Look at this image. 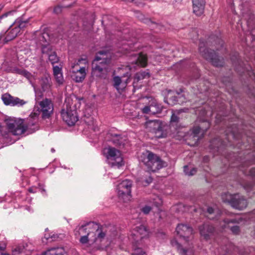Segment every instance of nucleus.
<instances>
[{"mask_svg": "<svg viewBox=\"0 0 255 255\" xmlns=\"http://www.w3.org/2000/svg\"><path fill=\"white\" fill-rule=\"evenodd\" d=\"M153 203L156 206L159 207L162 205V201L160 197H156V198L154 199Z\"/></svg>", "mask_w": 255, "mask_h": 255, "instance_id": "c03bdc74", "label": "nucleus"}, {"mask_svg": "<svg viewBox=\"0 0 255 255\" xmlns=\"http://www.w3.org/2000/svg\"><path fill=\"white\" fill-rule=\"evenodd\" d=\"M51 151L52 152H55V149L54 148H51Z\"/></svg>", "mask_w": 255, "mask_h": 255, "instance_id": "e2e57ef3", "label": "nucleus"}, {"mask_svg": "<svg viewBox=\"0 0 255 255\" xmlns=\"http://www.w3.org/2000/svg\"><path fill=\"white\" fill-rule=\"evenodd\" d=\"M131 73L128 71L126 72L123 76L121 77L115 76L113 78L114 86L118 91H123L127 86V84L130 81Z\"/></svg>", "mask_w": 255, "mask_h": 255, "instance_id": "9b49d317", "label": "nucleus"}, {"mask_svg": "<svg viewBox=\"0 0 255 255\" xmlns=\"http://www.w3.org/2000/svg\"><path fill=\"white\" fill-rule=\"evenodd\" d=\"M61 11V7L59 6L56 7L54 9V12H55L56 13H58L60 12Z\"/></svg>", "mask_w": 255, "mask_h": 255, "instance_id": "864d4df0", "label": "nucleus"}, {"mask_svg": "<svg viewBox=\"0 0 255 255\" xmlns=\"http://www.w3.org/2000/svg\"><path fill=\"white\" fill-rule=\"evenodd\" d=\"M33 86L35 91L39 89V88H40L41 90L43 92L49 91L52 87L50 77L48 75H44L39 79L38 85L36 87L34 85H33Z\"/></svg>", "mask_w": 255, "mask_h": 255, "instance_id": "f3484780", "label": "nucleus"}, {"mask_svg": "<svg viewBox=\"0 0 255 255\" xmlns=\"http://www.w3.org/2000/svg\"><path fill=\"white\" fill-rule=\"evenodd\" d=\"M89 223H87L86 224L84 225H82L80 227L78 228V231H75V235H85L86 233L87 234L89 231H92V228H89L88 226V224Z\"/></svg>", "mask_w": 255, "mask_h": 255, "instance_id": "f704fd0d", "label": "nucleus"}, {"mask_svg": "<svg viewBox=\"0 0 255 255\" xmlns=\"http://www.w3.org/2000/svg\"><path fill=\"white\" fill-rule=\"evenodd\" d=\"M55 238V235L53 234L52 235H50L49 234H45L44 235V239H42L43 242H45L44 241V239H45L46 241L51 242L54 240V239Z\"/></svg>", "mask_w": 255, "mask_h": 255, "instance_id": "a19ab883", "label": "nucleus"}, {"mask_svg": "<svg viewBox=\"0 0 255 255\" xmlns=\"http://www.w3.org/2000/svg\"><path fill=\"white\" fill-rule=\"evenodd\" d=\"M225 252H226V253H228L229 252L228 249L226 248Z\"/></svg>", "mask_w": 255, "mask_h": 255, "instance_id": "69168bd1", "label": "nucleus"}, {"mask_svg": "<svg viewBox=\"0 0 255 255\" xmlns=\"http://www.w3.org/2000/svg\"><path fill=\"white\" fill-rule=\"evenodd\" d=\"M250 175L255 179V168H253L250 170Z\"/></svg>", "mask_w": 255, "mask_h": 255, "instance_id": "603ef678", "label": "nucleus"}, {"mask_svg": "<svg viewBox=\"0 0 255 255\" xmlns=\"http://www.w3.org/2000/svg\"><path fill=\"white\" fill-rule=\"evenodd\" d=\"M110 54L106 51L98 52L92 63V75L93 77L106 78L108 72L107 67L110 63Z\"/></svg>", "mask_w": 255, "mask_h": 255, "instance_id": "f257e3e1", "label": "nucleus"}, {"mask_svg": "<svg viewBox=\"0 0 255 255\" xmlns=\"http://www.w3.org/2000/svg\"><path fill=\"white\" fill-rule=\"evenodd\" d=\"M222 199L223 202L230 203L232 207L238 210L246 208L248 205L247 200L238 194L232 195L225 193L222 195Z\"/></svg>", "mask_w": 255, "mask_h": 255, "instance_id": "423d86ee", "label": "nucleus"}, {"mask_svg": "<svg viewBox=\"0 0 255 255\" xmlns=\"http://www.w3.org/2000/svg\"><path fill=\"white\" fill-rule=\"evenodd\" d=\"M24 69L15 68L13 69V72L21 75L23 74Z\"/></svg>", "mask_w": 255, "mask_h": 255, "instance_id": "8fccbe9b", "label": "nucleus"}, {"mask_svg": "<svg viewBox=\"0 0 255 255\" xmlns=\"http://www.w3.org/2000/svg\"><path fill=\"white\" fill-rule=\"evenodd\" d=\"M0 255H9L7 254H1Z\"/></svg>", "mask_w": 255, "mask_h": 255, "instance_id": "338daca9", "label": "nucleus"}, {"mask_svg": "<svg viewBox=\"0 0 255 255\" xmlns=\"http://www.w3.org/2000/svg\"><path fill=\"white\" fill-rule=\"evenodd\" d=\"M179 96V93L172 91H168L166 97L165 98V101L170 106H174L177 104V96Z\"/></svg>", "mask_w": 255, "mask_h": 255, "instance_id": "393cba45", "label": "nucleus"}, {"mask_svg": "<svg viewBox=\"0 0 255 255\" xmlns=\"http://www.w3.org/2000/svg\"><path fill=\"white\" fill-rule=\"evenodd\" d=\"M5 123L9 131L15 135L24 133L28 127L25 126L24 120L21 119L9 118L6 120Z\"/></svg>", "mask_w": 255, "mask_h": 255, "instance_id": "6e6552de", "label": "nucleus"}, {"mask_svg": "<svg viewBox=\"0 0 255 255\" xmlns=\"http://www.w3.org/2000/svg\"><path fill=\"white\" fill-rule=\"evenodd\" d=\"M189 111V109L187 108L181 109L175 111H172V115L170 119V123L177 124L179 122L180 116L182 113H186Z\"/></svg>", "mask_w": 255, "mask_h": 255, "instance_id": "bb28decb", "label": "nucleus"}, {"mask_svg": "<svg viewBox=\"0 0 255 255\" xmlns=\"http://www.w3.org/2000/svg\"><path fill=\"white\" fill-rule=\"evenodd\" d=\"M244 188L246 190H247L248 192H249L250 190L252 189V185L250 183H247L245 185Z\"/></svg>", "mask_w": 255, "mask_h": 255, "instance_id": "3c124183", "label": "nucleus"}, {"mask_svg": "<svg viewBox=\"0 0 255 255\" xmlns=\"http://www.w3.org/2000/svg\"><path fill=\"white\" fill-rule=\"evenodd\" d=\"M204 0H192L193 12L197 16L202 15L204 12Z\"/></svg>", "mask_w": 255, "mask_h": 255, "instance_id": "412c9836", "label": "nucleus"}, {"mask_svg": "<svg viewBox=\"0 0 255 255\" xmlns=\"http://www.w3.org/2000/svg\"><path fill=\"white\" fill-rule=\"evenodd\" d=\"M112 140L117 145H124L126 144V137H123L120 135L115 134L113 136Z\"/></svg>", "mask_w": 255, "mask_h": 255, "instance_id": "72a5a7b5", "label": "nucleus"}, {"mask_svg": "<svg viewBox=\"0 0 255 255\" xmlns=\"http://www.w3.org/2000/svg\"><path fill=\"white\" fill-rule=\"evenodd\" d=\"M36 122V121H35L34 119L29 120L28 122L25 124L26 127L28 126V127L27 128V130L28 129H33L32 127L35 126Z\"/></svg>", "mask_w": 255, "mask_h": 255, "instance_id": "ea45409f", "label": "nucleus"}, {"mask_svg": "<svg viewBox=\"0 0 255 255\" xmlns=\"http://www.w3.org/2000/svg\"><path fill=\"white\" fill-rule=\"evenodd\" d=\"M199 51L202 55L206 59L210 61L213 66L216 67H222L223 66L224 63V59L222 58H219L214 50L204 48L200 45Z\"/></svg>", "mask_w": 255, "mask_h": 255, "instance_id": "9d476101", "label": "nucleus"}, {"mask_svg": "<svg viewBox=\"0 0 255 255\" xmlns=\"http://www.w3.org/2000/svg\"><path fill=\"white\" fill-rule=\"evenodd\" d=\"M151 207L148 206H145L142 208V211L145 214H147L151 211Z\"/></svg>", "mask_w": 255, "mask_h": 255, "instance_id": "09e8293b", "label": "nucleus"}, {"mask_svg": "<svg viewBox=\"0 0 255 255\" xmlns=\"http://www.w3.org/2000/svg\"><path fill=\"white\" fill-rule=\"evenodd\" d=\"M131 186V181L128 179L123 180L118 185L117 190L120 200L125 202L130 200Z\"/></svg>", "mask_w": 255, "mask_h": 255, "instance_id": "1a4fd4ad", "label": "nucleus"}, {"mask_svg": "<svg viewBox=\"0 0 255 255\" xmlns=\"http://www.w3.org/2000/svg\"><path fill=\"white\" fill-rule=\"evenodd\" d=\"M241 219H224L222 220V221L220 223V226L222 229H225L227 227H229L230 223H239L241 221Z\"/></svg>", "mask_w": 255, "mask_h": 255, "instance_id": "2f4dec72", "label": "nucleus"}, {"mask_svg": "<svg viewBox=\"0 0 255 255\" xmlns=\"http://www.w3.org/2000/svg\"><path fill=\"white\" fill-rule=\"evenodd\" d=\"M18 29L15 26L10 25L9 29L4 34L1 33L0 34V43L4 44L9 41L15 38L19 33Z\"/></svg>", "mask_w": 255, "mask_h": 255, "instance_id": "2eb2a0df", "label": "nucleus"}, {"mask_svg": "<svg viewBox=\"0 0 255 255\" xmlns=\"http://www.w3.org/2000/svg\"><path fill=\"white\" fill-rule=\"evenodd\" d=\"M22 76L26 77L27 79H28L29 80H31L32 78V75L29 72L24 70L23 74H22Z\"/></svg>", "mask_w": 255, "mask_h": 255, "instance_id": "de8ad7c7", "label": "nucleus"}, {"mask_svg": "<svg viewBox=\"0 0 255 255\" xmlns=\"http://www.w3.org/2000/svg\"><path fill=\"white\" fill-rule=\"evenodd\" d=\"M71 99H65L64 108L61 112L63 120L69 126H73L78 121V117L74 105L71 104Z\"/></svg>", "mask_w": 255, "mask_h": 255, "instance_id": "f03ea898", "label": "nucleus"}, {"mask_svg": "<svg viewBox=\"0 0 255 255\" xmlns=\"http://www.w3.org/2000/svg\"><path fill=\"white\" fill-rule=\"evenodd\" d=\"M147 64V57L143 54H139L135 62V64L141 67H145Z\"/></svg>", "mask_w": 255, "mask_h": 255, "instance_id": "473e14b6", "label": "nucleus"}, {"mask_svg": "<svg viewBox=\"0 0 255 255\" xmlns=\"http://www.w3.org/2000/svg\"><path fill=\"white\" fill-rule=\"evenodd\" d=\"M66 254L63 248H53L48 250L41 255H66Z\"/></svg>", "mask_w": 255, "mask_h": 255, "instance_id": "c85d7f7f", "label": "nucleus"}, {"mask_svg": "<svg viewBox=\"0 0 255 255\" xmlns=\"http://www.w3.org/2000/svg\"><path fill=\"white\" fill-rule=\"evenodd\" d=\"M151 109L149 102L148 103V106H145L142 109V112L144 114H150Z\"/></svg>", "mask_w": 255, "mask_h": 255, "instance_id": "a18cd8bd", "label": "nucleus"}, {"mask_svg": "<svg viewBox=\"0 0 255 255\" xmlns=\"http://www.w3.org/2000/svg\"><path fill=\"white\" fill-rule=\"evenodd\" d=\"M146 99H150L149 100V103L150 106V113L151 115H155L156 114L160 113L162 110V106L159 104L157 101L152 98H146Z\"/></svg>", "mask_w": 255, "mask_h": 255, "instance_id": "b1692460", "label": "nucleus"}, {"mask_svg": "<svg viewBox=\"0 0 255 255\" xmlns=\"http://www.w3.org/2000/svg\"><path fill=\"white\" fill-rule=\"evenodd\" d=\"M145 127L148 131L154 133L157 138L165 137L168 133V126L159 120L148 121Z\"/></svg>", "mask_w": 255, "mask_h": 255, "instance_id": "7ed1b4c3", "label": "nucleus"}, {"mask_svg": "<svg viewBox=\"0 0 255 255\" xmlns=\"http://www.w3.org/2000/svg\"><path fill=\"white\" fill-rule=\"evenodd\" d=\"M137 16L140 20L142 21L144 23H149L151 22L149 19L145 18L142 14H139V15Z\"/></svg>", "mask_w": 255, "mask_h": 255, "instance_id": "49530a36", "label": "nucleus"}, {"mask_svg": "<svg viewBox=\"0 0 255 255\" xmlns=\"http://www.w3.org/2000/svg\"><path fill=\"white\" fill-rule=\"evenodd\" d=\"M85 122L88 125H91L93 124L94 122L92 121L91 122L85 121Z\"/></svg>", "mask_w": 255, "mask_h": 255, "instance_id": "6e6d98bb", "label": "nucleus"}, {"mask_svg": "<svg viewBox=\"0 0 255 255\" xmlns=\"http://www.w3.org/2000/svg\"><path fill=\"white\" fill-rule=\"evenodd\" d=\"M201 236L206 240H210L214 235V227L208 223H205L199 228Z\"/></svg>", "mask_w": 255, "mask_h": 255, "instance_id": "6ab92c4d", "label": "nucleus"}, {"mask_svg": "<svg viewBox=\"0 0 255 255\" xmlns=\"http://www.w3.org/2000/svg\"><path fill=\"white\" fill-rule=\"evenodd\" d=\"M210 219H214V217H209Z\"/></svg>", "mask_w": 255, "mask_h": 255, "instance_id": "774afa93", "label": "nucleus"}, {"mask_svg": "<svg viewBox=\"0 0 255 255\" xmlns=\"http://www.w3.org/2000/svg\"><path fill=\"white\" fill-rule=\"evenodd\" d=\"M132 234L136 237L134 240L136 241H138L139 239L141 240L147 237L148 235V231L145 226L140 225L139 226L135 227L134 233H133Z\"/></svg>", "mask_w": 255, "mask_h": 255, "instance_id": "4be33fe9", "label": "nucleus"}, {"mask_svg": "<svg viewBox=\"0 0 255 255\" xmlns=\"http://www.w3.org/2000/svg\"><path fill=\"white\" fill-rule=\"evenodd\" d=\"M28 23V20H22L21 18L16 19L15 21L11 24V26H15L18 31L20 32V30L25 28Z\"/></svg>", "mask_w": 255, "mask_h": 255, "instance_id": "c756f323", "label": "nucleus"}, {"mask_svg": "<svg viewBox=\"0 0 255 255\" xmlns=\"http://www.w3.org/2000/svg\"><path fill=\"white\" fill-rule=\"evenodd\" d=\"M131 66H128L126 68V70H128L129 71H130L131 70Z\"/></svg>", "mask_w": 255, "mask_h": 255, "instance_id": "4d7b16f0", "label": "nucleus"}, {"mask_svg": "<svg viewBox=\"0 0 255 255\" xmlns=\"http://www.w3.org/2000/svg\"><path fill=\"white\" fill-rule=\"evenodd\" d=\"M5 249V246H0V250L2 251L3 250Z\"/></svg>", "mask_w": 255, "mask_h": 255, "instance_id": "680f3d73", "label": "nucleus"}, {"mask_svg": "<svg viewBox=\"0 0 255 255\" xmlns=\"http://www.w3.org/2000/svg\"><path fill=\"white\" fill-rule=\"evenodd\" d=\"M53 75L56 82L59 85L62 84L64 82V78L62 73L61 68L57 66H53Z\"/></svg>", "mask_w": 255, "mask_h": 255, "instance_id": "cd10ccee", "label": "nucleus"}, {"mask_svg": "<svg viewBox=\"0 0 255 255\" xmlns=\"http://www.w3.org/2000/svg\"><path fill=\"white\" fill-rule=\"evenodd\" d=\"M218 42H219V44H220L221 45H223V41H222V40H221L220 39H218Z\"/></svg>", "mask_w": 255, "mask_h": 255, "instance_id": "bf43d9fd", "label": "nucleus"}, {"mask_svg": "<svg viewBox=\"0 0 255 255\" xmlns=\"http://www.w3.org/2000/svg\"><path fill=\"white\" fill-rule=\"evenodd\" d=\"M42 53L48 57L49 60L52 64L53 65L59 61L58 57L50 45H43Z\"/></svg>", "mask_w": 255, "mask_h": 255, "instance_id": "a211bd4d", "label": "nucleus"}, {"mask_svg": "<svg viewBox=\"0 0 255 255\" xmlns=\"http://www.w3.org/2000/svg\"><path fill=\"white\" fill-rule=\"evenodd\" d=\"M172 245L175 247L178 251L179 254L181 255H190V251L183 248L176 241H171Z\"/></svg>", "mask_w": 255, "mask_h": 255, "instance_id": "7c9ffc66", "label": "nucleus"}, {"mask_svg": "<svg viewBox=\"0 0 255 255\" xmlns=\"http://www.w3.org/2000/svg\"><path fill=\"white\" fill-rule=\"evenodd\" d=\"M92 235H93V233H92V231H89V232L87 233V234L86 235L82 236L80 239V243H81L82 244H83L87 243L89 241L88 236H90Z\"/></svg>", "mask_w": 255, "mask_h": 255, "instance_id": "c9c22d12", "label": "nucleus"}, {"mask_svg": "<svg viewBox=\"0 0 255 255\" xmlns=\"http://www.w3.org/2000/svg\"><path fill=\"white\" fill-rule=\"evenodd\" d=\"M183 207L182 205L181 204H179L178 205H177L176 207V209H177V208H181Z\"/></svg>", "mask_w": 255, "mask_h": 255, "instance_id": "052dcab7", "label": "nucleus"}, {"mask_svg": "<svg viewBox=\"0 0 255 255\" xmlns=\"http://www.w3.org/2000/svg\"><path fill=\"white\" fill-rule=\"evenodd\" d=\"M28 191H29L30 192H33V191H32V189H31V188H29V190H28Z\"/></svg>", "mask_w": 255, "mask_h": 255, "instance_id": "0e129e2a", "label": "nucleus"}, {"mask_svg": "<svg viewBox=\"0 0 255 255\" xmlns=\"http://www.w3.org/2000/svg\"><path fill=\"white\" fill-rule=\"evenodd\" d=\"M207 212L210 214L211 215L213 213H216L217 217L215 218V219H218V216L221 215V211L217 209H214L212 207H208L207 209Z\"/></svg>", "mask_w": 255, "mask_h": 255, "instance_id": "e433bc0d", "label": "nucleus"}, {"mask_svg": "<svg viewBox=\"0 0 255 255\" xmlns=\"http://www.w3.org/2000/svg\"><path fill=\"white\" fill-rule=\"evenodd\" d=\"M144 158L142 162L149 171L155 172L165 166V163L157 155L152 152L146 151L143 153Z\"/></svg>", "mask_w": 255, "mask_h": 255, "instance_id": "20e7f679", "label": "nucleus"}, {"mask_svg": "<svg viewBox=\"0 0 255 255\" xmlns=\"http://www.w3.org/2000/svg\"><path fill=\"white\" fill-rule=\"evenodd\" d=\"M150 77L149 73L147 71H141L137 73L134 78L133 82V89L135 90L137 86V83L140 80L148 78Z\"/></svg>", "mask_w": 255, "mask_h": 255, "instance_id": "a878e982", "label": "nucleus"}, {"mask_svg": "<svg viewBox=\"0 0 255 255\" xmlns=\"http://www.w3.org/2000/svg\"><path fill=\"white\" fill-rule=\"evenodd\" d=\"M231 231L233 234L238 235L240 233V229L238 226H234L231 227Z\"/></svg>", "mask_w": 255, "mask_h": 255, "instance_id": "37998d69", "label": "nucleus"}, {"mask_svg": "<svg viewBox=\"0 0 255 255\" xmlns=\"http://www.w3.org/2000/svg\"><path fill=\"white\" fill-rule=\"evenodd\" d=\"M176 232L177 235L183 238L185 242L188 243L190 241L191 228L189 226L183 224H179L176 227Z\"/></svg>", "mask_w": 255, "mask_h": 255, "instance_id": "dca6fc26", "label": "nucleus"}, {"mask_svg": "<svg viewBox=\"0 0 255 255\" xmlns=\"http://www.w3.org/2000/svg\"><path fill=\"white\" fill-rule=\"evenodd\" d=\"M38 109L42 113L43 118H48L53 113V104L50 100L45 99L39 102Z\"/></svg>", "mask_w": 255, "mask_h": 255, "instance_id": "f8f14e48", "label": "nucleus"}, {"mask_svg": "<svg viewBox=\"0 0 255 255\" xmlns=\"http://www.w3.org/2000/svg\"><path fill=\"white\" fill-rule=\"evenodd\" d=\"M177 96V104H182L183 103L185 102V100H186V98H185V94L184 93V94H179V96Z\"/></svg>", "mask_w": 255, "mask_h": 255, "instance_id": "58836bf2", "label": "nucleus"}, {"mask_svg": "<svg viewBox=\"0 0 255 255\" xmlns=\"http://www.w3.org/2000/svg\"><path fill=\"white\" fill-rule=\"evenodd\" d=\"M32 250L28 244L25 246H18L12 250V255H30Z\"/></svg>", "mask_w": 255, "mask_h": 255, "instance_id": "5701e85b", "label": "nucleus"}, {"mask_svg": "<svg viewBox=\"0 0 255 255\" xmlns=\"http://www.w3.org/2000/svg\"><path fill=\"white\" fill-rule=\"evenodd\" d=\"M184 173L186 175H191V166L190 164L186 165L183 167Z\"/></svg>", "mask_w": 255, "mask_h": 255, "instance_id": "4c0bfd02", "label": "nucleus"}, {"mask_svg": "<svg viewBox=\"0 0 255 255\" xmlns=\"http://www.w3.org/2000/svg\"><path fill=\"white\" fill-rule=\"evenodd\" d=\"M87 63L86 59L81 58L72 64L71 72V77L76 82H82L85 78L86 75V69L85 67L81 66L82 64L86 65Z\"/></svg>", "mask_w": 255, "mask_h": 255, "instance_id": "39448f33", "label": "nucleus"}, {"mask_svg": "<svg viewBox=\"0 0 255 255\" xmlns=\"http://www.w3.org/2000/svg\"><path fill=\"white\" fill-rule=\"evenodd\" d=\"M152 179L150 177L149 179L146 181V182L147 184H149V183L151 182Z\"/></svg>", "mask_w": 255, "mask_h": 255, "instance_id": "13d9d810", "label": "nucleus"}, {"mask_svg": "<svg viewBox=\"0 0 255 255\" xmlns=\"http://www.w3.org/2000/svg\"><path fill=\"white\" fill-rule=\"evenodd\" d=\"M104 153L105 155L108 163L112 167L118 168L124 165L123 159L121 152L113 147H108L104 149Z\"/></svg>", "mask_w": 255, "mask_h": 255, "instance_id": "0eeeda50", "label": "nucleus"}, {"mask_svg": "<svg viewBox=\"0 0 255 255\" xmlns=\"http://www.w3.org/2000/svg\"><path fill=\"white\" fill-rule=\"evenodd\" d=\"M132 255H146V254L141 249L137 248L134 250Z\"/></svg>", "mask_w": 255, "mask_h": 255, "instance_id": "79ce46f5", "label": "nucleus"}, {"mask_svg": "<svg viewBox=\"0 0 255 255\" xmlns=\"http://www.w3.org/2000/svg\"><path fill=\"white\" fill-rule=\"evenodd\" d=\"M89 228L92 229V237H94V239H91V241L95 242L98 241H101L102 239L105 237V233L103 232L99 228L98 224L94 222H89L88 224Z\"/></svg>", "mask_w": 255, "mask_h": 255, "instance_id": "aec40b11", "label": "nucleus"}, {"mask_svg": "<svg viewBox=\"0 0 255 255\" xmlns=\"http://www.w3.org/2000/svg\"><path fill=\"white\" fill-rule=\"evenodd\" d=\"M1 100L6 106H22L26 103L23 100L18 97H13L8 93H5L1 96Z\"/></svg>", "mask_w": 255, "mask_h": 255, "instance_id": "4468645a", "label": "nucleus"}, {"mask_svg": "<svg viewBox=\"0 0 255 255\" xmlns=\"http://www.w3.org/2000/svg\"><path fill=\"white\" fill-rule=\"evenodd\" d=\"M251 218L252 220H255V210L253 211L250 215Z\"/></svg>", "mask_w": 255, "mask_h": 255, "instance_id": "5fc2aeb1", "label": "nucleus"}, {"mask_svg": "<svg viewBox=\"0 0 255 255\" xmlns=\"http://www.w3.org/2000/svg\"><path fill=\"white\" fill-rule=\"evenodd\" d=\"M202 124L205 125V127L202 126L199 127H195L192 128V142L195 140L194 145H197L198 141L201 139L209 127V123L207 121H204Z\"/></svg>", "mask_w": 255, "mask_h": 255, "instance_id": "ddd939ff", "label": "nucleus"}]
</instances>
